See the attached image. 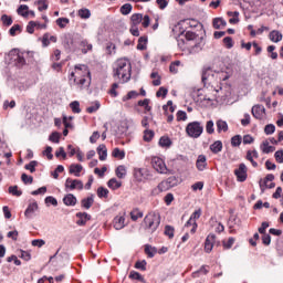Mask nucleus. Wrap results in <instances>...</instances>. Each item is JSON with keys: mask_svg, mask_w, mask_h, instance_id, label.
Wrapping results in <instances>:
<instances>
[{"mask_svg": "<svg viewBox=\"0 0 283 283\" xmlns=\"http://www.w3.org/2000/svg\"><path fill=\"white\" fill-rule=\"evenodd\" d=\"M69 85L70 87H75L77 92L90 90V85H92L90 67L85 64H76L69 74Z\"/></svg>", "mask_w": 283, "mask_h": 283, "instance_id": "obj_1", "label": "nucleus"}, {"mask_svg": "<svg viewBox=\"0 0 283 283\" xmlns=\"http://www.w3.org/2000/svg\"><path fill=\"white\" fill-rule=\"evenodd\" d=\"M113 76L120 83H127L132 78V63L129 60L122 57L113 64Z\"/></svg>", "mask_w": 283, "mask_h": 283, "instance_id": "obj_2", "label": "nucleus"}, {"mask_svg": "<svg viewBox=\"0 0 283 283\" xmlns=\"http://www.w3.org/2000/svg\"><path fill=\"white\" fill-rule=\"evenodd\" d=\"M144 224L146 229H149L151 232L156 231L160 227V213L150 212L144 218Z\"/></svg>", "mask_w": 283, "mask_h": 283, "instance_id": "obj_3", "label": "nucleus"}, {"mask_svg": "<svg viewBox=\"0 0 283 283\" xmlns=\"http://www.w3.org/2000/svg\"><path fill=\"white\" fill-rule=\"evenodd\" d=\"M203 132H205V127L200 122L189 123L186 127V134H188L190 138H200Z\"/></svg>", "mask_w": 283, "mask_h": 283, "instance_id": "obj_4", "label": "nucleus"}, {"mask_svg": "<svg viewBox=\"0 0 283 283\" xmlns=\"http://www.w3.org/2000/svg\"><path fill=\"white\" fill-rule=\"evenodd\" d=\"M143 25V28H149V24L151 23V19L149 15L143 13H134L130 17V25Z\"/></svg>", "mask_w": 283, "mask_h": 283, "instance_id": "obj_5", "label": "nucleus"}, {"mask_svg": "<svg viewBox=\"0 0 283 283\" xmlns=\"http://www.w3.org/2000/svg\"><path fill=\"white\" fill-rule=\"evenodd\" d=\"M151 166L157 171V174H169V168H167V164L160 157L151 158Z\"/></svg>", "mask_w": 283, "mask_h": 283, "instance_id": "obj_6", "label": "nucleus"}, {"mask_svg": "<svg viewBox=\"0 0 283 283\" xmlns=\"http://www.w3.org/2000/svg\"><path fill=\"white\" fill-rule=\"evenodd\" d=\"M9 56L11 63L17 67H23V65H25V57H23V54L20 53L19 50L14 49L10 51Z\"/></svg>", "mask_w": 283, "mask_h": 283, "instance_id": "obj_7", "label": "nucleus"}, {"mask_svg": "<svg viewBox=\"0 0 283 283\" xmlns=\"http://www.w3.org/2000/svg\"><path fill=\"white\" fill-rule=\"evenodd\" d=\"M65 188L74 191V189H78V191L83 190V181L78 179L67 178L65 181Z\"/></svg>", "mask_w": 283, "mask_h": 283, "instance_id": "obj_8", "label": "nucleus"}, {"mask_svg": "<svg viewBox=\"0 0 283 283\" xmlns=\"http://www.w3.org/2000/svg\"><path fill=\"white\" fill-rule=\"evenodd\" d=\"M234 176H237L238 182H244L248 178L247 165L240 164L239 168L234 170Z\"/></svg>", "mask_w": 283, "mask_h": 283, "instance_id": "obj_9", "label": "nucleus"}, {"mask_svg": "<svg viewBox=\"0 0 283 283\" xmlns=\"http://www.w3.org/2000/svg\"><path fill=\"white\" fill-rule=\"evenodd\" d=\"M18 14L20 17H24V19H28V17H36V13H34V11H30V7H28L27 4H21L18 10H17Z\"/></svg>", "mask_w": 283, "mask_h": 283, "instance_id": "obj_10", "label": "nucleus"}, {"mask_svg": "<svg viewBox=\"0 0 283 283\" xmlns=\"http://www.w3.org/2000/svg\"><path fill=\"white\" fill-rule=\"evenodd\" d=\"M213 244H216V234L210 233L205 241V252L211 253L213 251Z\"/></svg>", "mask_w": 283, "mask_h": 283, "instance_id": "obj_11", "label": "nucleus"}, {"mask_svg": "<svg viewBox=\"0 0 283 283\" xmlns=\"http://www.w3.org/2000/svg\"><path fill=\"white\" fill-rule=\"evenodd\" d=\"M265 113L266 109L262 105H255L252 107V116H254L258 120H262Z\"/></svg>", "mask_w": 283, "mask_h": 283, "instance_id": "obj_12", "label": "nucleus"}, {"mask_svg": "<svg viewBox=\"0 0 283 283\" xmlns=\"http://www.w3.org/2000/svg\"><path fill=\"white\" fill-rule=\"evenodd\" d=\"M171 189L167 180L161 181L156 188L151 190V196H158L163 193V191H169Z\"/></svg>", "mask_w": 283, "mask_h": 283, "instance_id": "obj_13", "label": "nucleus"}, {"mask_svg": "<svg viewBox=\"0 0 283 283\" xmlns=\"http://www.w3.org/2000/svg\"><path fill=\"white\" fill-rule=\"evenodd\" d=\"M76 218H78V220L76 221V224L78 227H85V224H87V221L92 220V216H90L87 212H77Z\"/></svg>", "mask_w": 283, "mask_h": 283, "instance_id": "obj_14", "label": "nucleus"}, {"mask_svg": "<svg viewBox=\"0 0 283 283\" xmlns=\"http://www.w3.org/2000/svg\"><path fill=\"white\" fill-rule=\"evenodd\" d=\"M202 48H205L202 38H198L193 44H190V54H197L198 52H201Z\"/></svg>", "mask_w": 283, "mask_h": 283, "instance_id": "obj_15", "label": "nucleus"}, {"mask_svg": "<svg viewBox=\"0 0 283 283\" xmlns=\"http://www.w3.org/2000/svg\"><path fill=\"white\" fill-rule=\"evenodd\" d=\"M35 211H39V203L36 201H33L29 203L28 208L24 211L25 218H32L34 216Z\"/></svg>", "mask_w": 283, "mask_h": 283, "instance_id": "obj_16", "label": "nucleus"}, {"mask_svg": "<svg viewBox=\"0 0 283 283\" xmlns=\"http://www.w3.org/2000/svg\"><path fill=\"white\" fill-rule=\"evenodd\" d=\"M196 167L198 171H205V169H207V156L199 155L196 161Z\"/></svg>", "mask_w": 283, "mask_h": 283, "instance_id": "obj_17", "label": "nucleus"}, {"mask_svg": "<svg viewBox=\"0 0 283 283\" xmlns=\"http://www.w3.org/2000/svg\"><path fill=\"white\" fill-rule=\"evenodd\" d=\"M113 227L116 231H120V229H125V217L117 216L113 220Z\"/></svg>", "mask_w": 283, "mask_h": 283, "instance_id": "obj_18", "label": "nucleus"}, {"mask_svg": "<svg viewBox=\"0 0 283 283\" xmlns=\"http://www.w3.org/2000/svg\"><path fill=\"white\" fill-rule=\"evenodd\" d=\"M211 78H213V70H211L210 67L203 69L202 75H201V81H202L203 85H207V83H209V81H211Z\"/></svg>", "mask_w": 283, "mask_h": 283, "instance_id": "obj_19", "label": "nucleus"}, {"mask_svg": "<svg viewBox=\"0 0 283 283\" xmlns=\"http://www.w3.org/2000/svg\"><path fill=\"white\" fill-rule=\"evenodd\" d=\"M63 202L66 207H75L77 200L74 195L69 193L63 198Z\"/></svg>", "mask_w": 283, "mask_h": 283, "instance_id": "obj_20", "label": "nucleus"}, {"mask_svg": "<svg viewBox=\"0 0 283 283\" xmlns=\"http://www.w3.org/2000/svg\"><path fill=\"white\" fill-rule=\"evenodd\" d=\"M97 154L99 156V160H107V146H105V144H101L97 147Z\"/></svg>", "mask_w": 283, "mask_h": 283, "instance_id": "obj_21", "label": "nucleus"}, {"mask_svg": "<svg viewBox=\"0 0 283 283\" xmlns=\"http://www.w3.org/2000/svg\"><path fill=\"white\" fill-rule=\"evenodd\" d=\"M80 48L82 50V54H87L88 52H92L93 45L87 40H82L80 42Z\"/></svg>", "mask_w": 283, "mask_h": 283, "instance_id": "obj_22", "label": "nucleus"}, {"mask_svg": "<svg viewBox=\"0 0 283 283\" xmlns=\"http://www.w3.org/2000/svg\"><path fill=\"white\" fill-rule=\"evenodd\" d=\"M81 205L83 209H92V206L94 205V195H91L90 197L82 199Z\"/></svg>", "mask_w": 283, "mask_h": 283, "instance_id": "obj_23", "label": "nucleus"}, {"mask_svg": "<svg viewBox=\"0 0 283 283\" xmlns=\"http://www.w3.org/2000/svg\"><path fill=\"white\" fill-rule=\"evenodd\" d=\"M81 171H83V166L78 164H72L70 166V174H74L76 178L81 177Z\"/></svg>", "mask_w": 283, "mask_h": 283, "instance_id": "obj_24", "label": "nucleus"}, {"mask_svg": "<svg viewBox=\"0 0 283 283\" xmlns=\"http://www.w3.org/2000/svg\"><path fill=\"white\" fill-rule=\"evenodd\" d=\"M107 187L113 189V191H116V189H120V187H123V182L118 181L116 178H112L108 180Z\"/></svg>", "mask_w": 283, "mask_h": 283, "instance_id": "obj_25", "label": "nucleus"}, {"mask_svg": "<svg viewBox=\"0 0 283 283\" xmlns=\"http://www.w3.org/2000/svg\"><path fill=\"white\" fill-rule=\"evenodd\" d=\"M212 25H213L214 30H220L221 28L227 27V21H224V19H222V18H214L212 21Z\"/></svg>", "mask_w": 283, "mask_h": 283, "instance_id": "obj_26", "label": "nucleus"}, {"mask_svg": "<svg viewBox=\"0 0 283 283\" xmlns=\"http://www.w3.org/2000/svg\"><path fill=\"white\" fill-rule=\"evenodd\" d=\"M269 36L270 41H272L273 43H280V41H282V34L277 30L271 31Z\"/></svg>", "mask_w": 283, "mask_h": 283, "instance_id": "obj_27", "label": "nucleus"}, {"mask_svg": "<svg viewBox=\"0 0 283 283\" xmlns=\"http://www.w3.org/2000/svg\"><path fill=\"white\" fill-rule=\"evenodd\" d=\"M217 132L219 134H221V132H229V124L222 119L217 120Z\"/></svg>", "mask_w": 283, "mask_h": 283, "instance_id": "obj_28", "label": "nucleus"}, {"mask_svg": "<svg viewBox=\"0 0 283 283\" xmlns=\"http://www.w3.org/2000/svg\"><path fill=\"white\" fill-rule=\"evenodd\" d=\"M261 149H262L263 154H273V151H275V146L269 145V142L265 140L261 145Z\"/></svg>", "mask_w": 283, "mask_h": 283, "instance_id": "obj_29", "label": "nucleus"}, {"mask_svg": "<svg viewBox=\"0 0 283 283\" xmlns=\"http://www.w3.org/2000/svg\"><path fill=\"white\" fill-rule=\"evenodd\" d=\"M190 228V233H196L197 229H198V223L196 221H192V219L190 218L184 229H189Z\"/></svg>", "mask_w": 283, "mask_h": 283, "instance_id": "obj_30", "label": "nucleus"}, {"mask_svg": "<svg viewBox=\"0 0 283 283\" xmlns=\"http://www.w3.org/2000/svg\"><path fill=\"white\" fill-rule=\"evenodd\" d=\"M145 253L148 258H154L156 253H158V249L156 247H151L149 244L145 245Z\"/></svg>", "mask_w": 283, "mask_h": 283, "instance_id": "obj_31", "label": "nucleus"}, {"mask_svg": "<svg viewBox=\"0 0 283 283\" xmlns=\"http://www.w3.org/2000/svg\"><path fill=\"white\" fill-rule=\"evenodd\" d=\"M115 174L117 178L123 179L127 176V168L124 165H120L116 168Z\"/></svg>", "mask_w": 283, "mask_h": 283, "instance_id": "obj_32", "label": "nucleus"}, {"mask_svg": "<svg viewBox=\"0 0 283 283\" xmlns=\"http://www.w3.org/2000/svg\"><path fill=\"white\" fill-rule=\"evenodd\" d=\"M210 150L212 154H220L222 151V143L220 140L214 142L210 145Z\"/></svg>", "mask_w": 283, "mask_h": 283, "instance_id": "obj_33", "label": "nucleus"}, {"mask_svg": "<svg viewBox=\"0 0 283 283\" xmlns=\"http://www.w3.org/2000/svg\"><path fill=\"white\" fill-rule=\"evenodd\" d=\"M101 109V102L95 101L92 103V106H88L86 108L87 114H94L95 112H98Z\"/></svg>", "mask_w": 283, "mask_h": 283, "instance_id": "obj_34", "label": "nucleus"}, {"mask_svg": "<svg viewBox=\"0 0 283 283\" xmlns=\"http://www.w3.org/2000/svg\"><path fill=\"white\" fill-rule=\"evenodd\" d=\"M49 140L51 143H55L56 145H59V143H61V134L59 132H53L50 136H49Z\"/></svg>", "mask_w": 283, "mask_h": 283, "instance_id": "obj_35", "label": "nucleus"}, {"mask_svg": "<svg viewBox=\"0 0 283 283\" xmlns=\"http://www.w3.org/2000/svg\"><path fill=\"white\" fill-rule=\"evenodd\" d=\"M9 193H11V196H17V198L23 196V191L19 190V186H10Z\"/></svg>", "mask_w": 283, "mask_h": 283, "instance_id": "obj_36", "label": "nucleus"}, {"mask_svg": "<svg viewBox=\"0 0 283 283\" xmlns=\"http://www.w3.org/2000/svg\"><path fill=\"white\" fill-rule=\"evenodd\" d=\"M112 156L114 158H118L119 160H123L125 158V150H120L119 148L113 149Z\"/></svg>", "mask_w": 283, "mask_h": 283, "instance_id": "obj_37", "label": "nucleus"}, {"mask_svg": "<svg viewBox=\"0 0 283 283\" xmlns=\"http://www.w3.org/2000/svg\"><path fill=\"white\" fill-rule=\"evenodd\" d=\"M77 14L81 19H90V17H92V12L90 11V9H80L77 11Z\"/></svg>", "mask_w": 283, "mask_h": 283, "instance_id": "obj_38", "label": "nucleus"}, {"mask_svg": "<svg viewBox=\"0 0 283 283\" xmlns=\"http://www.w3.org/2000/svg\"><path fill=\"white\" fill-rule=\"evenodd\" d=\"M130 218L134 222H136V220H138V218H143V211H140L138 208L134 209L130 212Z\"/></svg>", "mask_w": 283, "mask_h": 283, "instance_id": "obj_39", "label": "nucleus"}, {"mask_svg": "<svg viewBox=\"0 0 283 283\" xmlns=\"http://www.w3.org/2000/svg\"><path fill=\"white\" fill-rule=\"evenodd\" d=\"M70 107L74 114H81V103H78V101L72 102Z\"/></svg>", "mask_w": 283, "mask_h": 283, "instance_id": "obj_40", "label": "nucleus"}, {"mask_svg": "<svg viewBox=\"0 0 283 283\" xmlns=\"http://www.w3.org/2000/svg\"><path fill=\"white\" fill-rule=\"evenodd\" d=\"M56 25H59V28H67V24L70 23V19L67 18H59L56 21H55Z\"/></svg>", "mask_w": 283, "mask_h": 283, "instance_id": "obj_41", "label": "nucleus"}, {"mask_svg": "<svg viewBox=\"0 0 283 283\" xmlns=\"http://www.w3.org/2000/svg\"><path fill=\"white\" fill-rule=\"evenodd\" d=\"M231 145L232 147H240L242 145V136L235 135L231 138Z\"/></svg>", "mask_w": 283, "mask_h": 283, "instance_id": "obj_42", "label": "nucleus"}, {"mask_svg": "<svg viewBox=\"0 0 283 283\" xmlns=\"http://www.w3.org/2000/svg\"><path fill=\"white\" fill-rule=\"evenodd\" d=\"M134 7H132V4L129 3H125L124 6L120 7V13L124 14V15H127L132 12Z\"/></svg>", "mask_w": 283, "mask_h": 283, "instance_id": "obj_43", "label": "nucleus"}, {"mask_svg": "<svg viewBox=\"0 0 283 283\" xmlns=\"http://www.w3.org/2000/svg\"><path fill=\"white\" fill-rule=\"evenodd\" d=\"M36 165H39V163L36 160H32L29 164H27L24 168L31 171V174H34V171H36Z\"/></svg>", "mask_w": 283, "mask_h": 283, "instance_id": "obj_44", "label": "nucleus"}, {"mask_svg": "<svg viewBox=\"0 0 283 283\" xmlns=\"http://www.w3.org/2000/svg\"><path fill=\"white\" fill-rule=\"evenodd\" d=\"M159 145H160V147H171V139L169 137L163 136L159 139Z\"/></svg>", "mask_w": 283, "mask_h": 283, "instance_id": "obj_45", "label": "nucleus"}, {"mask_svg": "<svg viewBox=\"0 0 283 283\" xmlns=\"http://www.w3.org/2000/svg\"><path fill=\"white\" fill-rule=\"evenodd\" d=\"M97 196L98 198H107V196H109V190H107V188L99 187L97 188Z\"/></svg>", "mask_w": 283, "mask_h": 283, "instance_id": "obj_46", "label": "nucleus"}, {"mask_svg": "<svg viewBox=\"0 0 283 283\" xmlns=\"http://www.w3.org/2000/svg\"><path fill=\"white\" fill-rule=\"evenodd\" d=\"M166 182L168 184V187H170V189H172V187L178 186V178H176L175 176L168 177L166 179Z\"/></svg>", "mask_w": 283, "mask_h": 283, "instance_id": "obj_47", "label": "nucleus"}, {"mask_svg": "<svg viewBox=\"0 0 283 283\" xmlns=\"http://www.w3.org/2000/svg\"><path fill=\"white\" fill-rule=\"evenodd\" d=\"M129 279L130 280H138L139 282H145V277H143V275H140V273H138L136 271H132L129 273Z\"/></svg>", "mask_w": 283, "mask_h": 283, "instance_id": "obj_48", "label": "nucleus"}, {"mask_svg": "<svg viewBox=\"0 0 283 283\" xmlns=\"http://www.w3.org/2000/svg\"><path fill=\"white\" fill-rule=\"evenodd\" d=\"M147 38L140 36L137 44V50H145L147 46Z\"/></svg>", "mask_w": 283, "mask_h": 283, "instance_id": "obj_49", "label": "nucleus"}, {"mask_svg": "<svg viewBox=\"0 0 283 283\" xmlns=\"http://www.w3.org/2000/svg\"><path fill=\"white\" fill-rule=\"evenodd\" d=\"M1 22L3 23V25L10 27V25H12V17H10L8 14H2Z\"/></svg>", "mask_w": 283, "mask_h": 283, "instance_id": "obj_50", "label": "nucleus"}, {"mask_svg": "<svg viewBox=\"0 0 283 283\" xmlns=\"http://www.w3.org/2000/svg\"><path fill=\"white\" fill-rule=\"evenodd\" d=\"M135 269H138L139 271H147V261H137L135 263Z\"/></svg>", "mask_w": 283, "mask_h": 283, "instance_id": "obj_51", "label": "nucleus"}, {"mask_svg": "<svg viewBox=\"0 0 283 283\" xmlns=\"http://www.w3.org/2000/svg\"><path fill=\"white\" fill-rule=\"evenodd\" d=\"M21 180L24 185H32V182H34V178L32 176H28L27 174H22Z\"/></svg>", "mask_w": 283, "mask_h": 283, "instance_id": "obj_52", "label": "nucleus"}, {"mask_svg": "<svg viewBox=\"0 0 283 283\" xmlns=\"http://www.w3.org/2000/svg\"><path fill=\"white\" fill-rule=\"evenodd\" d=\"M153 138H154V130H149V129L144 130V140L146 143L151 142Z\"/></svg>", "mask_w": 283, "mask_h": 283, "instance_id": "obj_53", "label": "nucleus"}, {"mask_svg": "<svg viewBox=\"0 0 283 283\" xmlns=\"http://www.w3.org/2000/svg\"><path fill=\"white\" fill-rule=\"evenodd\" d=\"M106 52L107 54H116V44L112 42L106 43Z\"/></svg>", "mask_w": 283, "mask_h": 283, "instance_id": "obj_54", "label": "nucleus"}, {"mask_svg": "<svg viewBox=\"0 0 283 283\" xmlns=\"http://www.w3.org/2000/svg\"><path fill=\"white\" fill-rule=\"evenodd\" d=\"M139 107H144L146 112H151V106H149V99L145 98L144 101L138 102Z\"/></svg>", "mask_w": 283, "mask_h": 283, "instance_id": "obj_55", "label": "nucleus"}, {"mask_svg": "<svg viewBox=\"0 0 283 283\" xmlns=\"http://www.w3.org/2000/svg\"><path fill=\"white\" fill-rule=\"evenodd\" d=\"M264 133L266 134V136H271V134H275V125L273 124H268L264 127Z\"/></svg>", "mask_w": 283, "mask_h": 283, "instance_id": "obj_56", "label": "nucleus"}, {"mask_svg": "<svg viewBox=\"0 0 283 283\" xmlns=\"http://www.w3.org/2000/svg\"><path fill=\"white\" fill-rule=\"evenodd\" d=\"M186 41H196L198 40V35L191 31H187L186 34Z\"/></svg>", "mask_w": 283, "mask_h": 283, "instance_id": "obj_57", "label": "nucleus"}, {"mask_svg": "<svg viewBox=\"0 0 283 283\" xmlns=\"http://www.w3.org/2000/svg\"><path fill=\"white\" fill-rule=\"evenodd\" d=\"M206 132H207V134H213L216 132V128H213V120L207 122Z\"/></svg>", "mask_w": 283, "mask_h": 283, "instance_id": "obj_58", "label": "nucleus"}, {"mask_svg": "<svg viewBox=\"0 0 283 283\" xmlns=\"http://www.w3.org/2000/svg\"><path fill=\"white\" fill-rule=\"evenodd\" d=\"M136 96H138V92L136 91H130L127 93L126 96L123 97V101H132V98H136Z\"/></svg>", "mask_w": 283, "mask_h": 283, "instance_id": "obj_59", "label": "nucleus"}, {"mask_svg": "<svg viewBox=\"0 0 283 283\" xmlns=\"http://www.w3.org/2000/svg\"><path fill=\"white\" fill-rule=\"evenodd\" d=\"M168 90L167 88H165V87H159V90L157 91V93H156V96H157V98H160V96H163V98H165V96H167V94H168Z\"/></svg>", "mask_w": 283, "mask_h": 283, "instance_id": "obj_60", "label": "nucleus"}, {"mask_svg": "<svg viewBox=\"0 0 283 283\" xmlns=\"http://www.w3.org/2000/svg\"><path fill=\"white\" fill-rule=\"evenodd\" d=\"M174 232H175V229L174 227L171 226H166L165 227V235H168V238H174Z\"/></svg>", "mask_w": 283, "mask_h": 283, "instance_id": "obj_61", "label": "nucleus"}, {"mask_svg": "<svg viewBox=\"0 0 283 283\" xmlns=\"http://www.w3.org/2000/svg\"><path fill=\"white\" fill-rule=\"evenodd\" d=\"M223 43L228 50H231L233 48V39L231 36H227L223 39Z\"/></svg>", "mask_w": 283, "mask_h": 283, "instance_id": "obj_62", "label": "nucleus"}, {"mask_svg": "<svg viewBox=\"0 0 283 283\" xmlns=\"http://www.w3.org/2000/svg\"><path fill=\"white\" fill-rule=\"evenodd\" d=\"M38 6V10L40 12H43V10H48V2L45 0H39Z\"/></svg>", "mask_w": 283, "mask_h": 283, "instance_id": "obj_63", "label": "nucleus"}, {"mask_svg": "<svg viewBox=\"0 0 283 283\" xmlns=\"http://www.w3.org/2000/svg\"><path fill=\"white\" fill-rule=\"evenodd\" d=\"M274 158H275L276 163L283 164V150H277L274 154Z\"/></svg>", "mask_w": 283, "mask_h": 283, "instance_id": "obj_64", "label": "nucleus"}]
</instances>
